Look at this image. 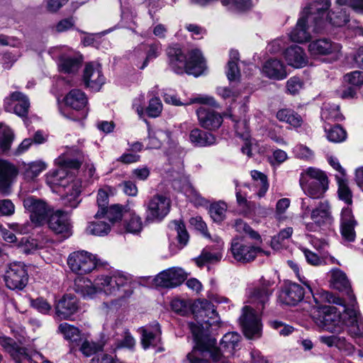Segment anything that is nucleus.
<instances>
[{
  "mask_svg": "<svg viewBox=\"0 0 363 363\" xmlns=\"http://www.w3.org/2000/svg\"><path fill=\"white\" fill-rule=\"evenodd\" d=\"M313 296L321 309L319 316L315 318L318 328L333 334H340L347 327V333L352 337H363V317L354 295H350V301H346L329 291L320 290L313 294Z\"/></svg>",
  "mask_w": 363,
  "mask_h": 363,
  "instance_id": "nucleus-1",
  "label": "nucleus"
},
{
  "mask_svg": "<svg viewBox=\"0 0 363 363\" xmlns=\"http://www.w3.org/2000/svg\"><path fill=\"white\" fill-rule=\"evenodd\" d=\"M130 282L129 275L116 272L111 275L99 276L94 283L84 277H78L74 281V290L85 299L94 298L97 294L103 292L121 300L130 297L133 294Z\"/></svg>",
  "mask_w": 363,
  "mask_h": 363,
  "instance_id": "nucleus-2",
  "label": "nucleus"
},
{
  "mask_svg": "<svg viewBox=\"0 0 363 363\" xmlns=\"http://www.w3.org/2000/svg\"><path fill=\"white\" fill-rule=\"evenodd\" d=\"M270 281H264L262 286L255 288L250 294L248 302L255 306V308L245 306L240 318L243 333L249 339L258 338L262 334V323L259 313L268 303L272 290Z\"/></svg>",
  "mask_w": 363,
  "mask_h": 363,
  "instance_id": "nucleus-3",
  "label": "nucleus"
},
{
  "mask_svg": "<svg viewBox=\"0 0 363 363\" xmlns=\"http://www.w3.org/2000/svg\"><path fill=\"white\" fill-rule=\"evenodd\" d=\"M328 0L313 1L305 8L301 16L298 18L295 28L289 34L292 41L305 43L311 38V31L318 33L324 30L323 20L318 21L320 15L328 6Z\"/></svg>",
  "mask_w": 363,
  "mask_h": 363,
  "instance_id": "nucleus-4",
  "label": "nucleus"
},
{
  "mask_svg": "<svg viewBox=\"0 0 363 363\" xmlns=\"http://www.w3.org/2000/svg\"><path fill=\"white\" fill-rule=\"evenodd\" d=\"M190 330L196 345L186 356L189 363H229L225 357L219 352L215 338L201 337V329L194 324L190 325Z\"/></svg>",
  "mask_w": 363,
  "mask_h": 363,
  "instance_id": "nucleus-5",
  "label": "nucleus"
},
{
  "mask_svg": "<svg viewBox=\"0 0 363 363\" xmlns=\"http://www.w3.org/2000/svg\"><path fill=\"white\" fill-rule=\"evenodd\" d=\"M167 56L171 69L177 74L186 72L197 77L205 69V61L197 49L192 50L187 59L179 47L171 46L167 49Z\"/></svg>",
  "mask_w": 363,
  "mask_h": 363,
  "instance_id": "nucleus-6",
  "label": "nucleus"
},
{
  "mask_svg": "<svg viewBox=\"0 0 363 363\" xmlns=\"http://www.w3.org/2000/svg\"><path fill=\"white\" fill-rule=\"evenodd\" d=\"M311 199H303L301 201V218L303 220L310 218L311 222H306L305 226L308 231L317 232L323 226L331 224L333 216L330 206L327 201H320L315 208H311Z\"/></svg>",
  "mask_w": 363,
  "mask_h": 363,
  "instance_id": "nucleus-7",
  "label": "nucleus"
},
{
  "mask_svg": "<svg viewBox=\"0 0 363 363\" xmlns=\"http://www.w3.org/2000/svg\"><path fill=\"white\" fill-rule=\"evenodd\" d=\"M55 164L59 168L49 174L48 177V182L55 185L65 187L66 194L74 193L75 191L72 189V186L79 183L81 193L82 182L79 179H70L67 172L68 169H79L81 163L77 160L60 156L55 160Z\"/></svg>",
  "mask_w": 363,
  "mask_h": 363,
  "instance_id": "nucleus-8",
  "label": "nucleus"
},
{
  "mask_svg": "<svg viewBox=\"0 0 363 363\" xmlns=\"http://www.w3.org/2000/svg\"><path fill=\"white\" fill-rule=\"evenodd\" d=\"M299 182L305 194L311 199L322 197L328 188L326 174L313 167H309L301 174Z\"/></svg>",
  "mask_w": 363,
  "mask_h": 363,
  "instance_id": "nucleus-9",
  "label": "nucleus"
},
{
  "mask_svg": "<svg viewBox=\"0 0 363 363\" xmlns=\"http://www.w3.org/2000/svg\"><path fill=\"white\" fill-rule=\"evenodd\" d=\"M193 313L196 323H189V328H190L191 324H194L201 329V337H209L206 335V330L210 326L218 324L220 320L213 303L206 299L198 300L194 304Z\"/></svg>",
  "mask_w": 363,
  "mask_h": 363,
  "instance_id": "nucleus-10",
  "label": "nucleus"
},
{
  "mask_svg": "<svg viewBox=\"0 0 363 363\" xmlns=\"http://www.w3.org/2000/svg\"><path fill=\"white\" fill-rule=\"evenodd\" d=\"M147 222L162 220L169 212L170 200L162 194H156L151 196L146 205Z\"/></svg>",
  "mask_w": 363,
  "mask_h": 363,
  "instance_id": "nucleus-11",
  "label": "nucleus"
},
{
  "mask_svg": "<svg viewBox=\"0 0 363 363\" xmlns=\"http://www.w3.org/2000/svg\"><path fill=\"white\" fill-rule=\"evenodd\" d=\"M0 345L16 363H23L26 361L37 363L34 358L40 357L38 352H31L26 347H19L12 338L3 334H0Z\"/></svg>",
  "mask_w": 363,
  "mask_h": 363,
  "instance_id": "nucleus-12",
  "label": "nucleus"
},
{
  "mask_svg": "<svg viewBox=\"0 0 363 363\" xmlns=\"http://www.w3.org/2000/svg\"><path fill=\"white\" fill-rule=\"evenodd\" d=\"M67 264L72 272L79 274L91 272L98 264L94 255L86 251H77L71 253Z\"/></svg>",
  "mask_w": 363,
  "mask_h": 363,
  "instance_id": "nucleus-13",
  "label": "nucleus"
},
{
  "mask_svg": "<svg viewBox=\"0 0 363 363\" xmlns=\"http://www.w3.org/2000/svg\"><path fill=\"white\" fill-rule=\"evenodd\" d=\"M24 208L30 213L33 223L43 225L51 212L50 207L43 200L34 196H28L23 201Z\"/></svg>",
  "mask_w": 363,
  "mask_h": 363,
  "instance_id": "nucleus-14",
  "label": "nucleus"
},
{
  "mask_svg": "<svg viewBox=\"0 0 363 363\" xmlns=\"http://www.w3.org/2000/svg\"><path fill=\"white\" fill-rule=\"evenodd\" d=\"M28 276L26 266L21 262L11 263L4 275L6 285L10 289H23L27 284Z\"/></svg>",
  "mask_w": 363,
  "mask_h": 363,
  "instance_id": "nucleus-15",
  "label": "nucleus"
},
{
  "mask_svg": "<svg viewBox=\"0 0 363 363\" xmlns=\"http://www.w3.org/2000/svg\"><path fill=\"white\" fill-rule=\"evenodd\" d=\"M187 277L182 268L171 267L159 273L154 281L157 286L162 288H175L179 286Z\"/></svg>",
  "mask_w": 363,
  "mask_h": 363,
  "instance_id": "nucleus-16",
  "label": "nucleus"
},
{
  "mask_svg": "<svg viewBox=\"0 0 363 363\" xmlns=\"http://www.w3.org/2000/svg\"><path fill=\"white\" fill-rule=\"evenodd\" d=\"M49 228L62 238H67L72 235V225L67 213L61 210L50 212L46 221Z\"/></svg>",
  "mask_w": 363,
  "mask_h": 363,
  "instance_id": "nucleus-17",
  "label": "nucleus"
},
{
  "mask_svg": "<svg viewBox=\"0 0 363 363\" xmlns=\"http://www.w3.org/2000/svg\"><path fill=\"white\" fill-rule=\"evenodd\" d=\"M231 252L237 261L242 262L252 261L258 254H264L267 256L269 255L268 252H265L258 247L245 244L238 240L233 241Z\"/></svg>",
  "mask_w": 363,
  "mask_h": 363,
  "instance_id": "nucleus-18",
  "label": "nucleus"
},
{
  "mask_svg": "<svg viewBox=\"0 0 363 363\" xmlns=\"http://www.w3.org/2000/svg\"><path fill=\"white\" fill-rule=\"evenodd\" d=\"M172 186L174 189L183 191L196 205L203 206L206 203V200L194 189L189 182V177L184 174L173 179Z\"/></svg>",
  "mask_w": 363,
  "mask_h": 363,
  "instance_id": "nucleus-19",
  "label": "nucleus"
},
{
  "mask_svg": "<svg viewBox=\"0 0 363 363\" xmlns=\"http://www.w3.org/2000/svg\"><path fill=\"white\" fill-rule=\"evenodd\" d=\"M83 81L86 87L99 91L105 82L101 66L92 62L88 63L84 68Z\"/></svg>",
  "mask_w": 363,
  "mask_h": 363,
  "instance_id": "nucleus-20",
  "label": "nucleus"
},
{
  "mask_svg": "<svg viewBox=\"0 0 363 363\" xmlns=\"http://www.w3.org/2000/svg\"><path fill=\"white\" fill-rule=\"evenodd\" d=\"M357 224L352 210L349 208H343L341 213L340 233L344 242L354 241L356 238L354 227Z\"/></svg>",
  "mask_w": 363,
  "mask_h": 363,
  "instance_id": "nucleus-21",
  "label": "nucleus"
},
{
  "mask_svg": "<svg viewBox=\"0 0 363 363\" xmlns=\"http://www.w3.org/2000/svg\"><path fill=\"white\" fill-rule=\"evenodd\" d=\"M304 290L298 284L291 283L283 287L279 294V301L289 306H295L304 297Z\"/></svg>",
  "mask_w": 363,
  "mask_h": 363,
  "instance_id": "nucleus-22",
  "label": "nucleus"
},
{
  "mask_svg": "<svg viewBox=\"0 0 363 363\" xmlns=\"http://www.w3.org/2000/svg\"><path fill=\"white\" fill-rule=\"evenodd\" d=\"M196 113L200 125L206 129L216 130L222 124V116L214 110L200 107Z\"/></svg>",
  "mask_w": 363,
  "mask_h": 363,
  "instance_id": "nucleus-23",
  "label": "nucleus"
},
{
  "mask_svg": "<svg viewBox=\"0 0 363 363\" xmlns=\"http://www.w3.org/2000/svg\"><path fill=\"white\" fill-rule=\"evenodd\" d=\"M78 310L77 298L70 295H65L55 306L56 315L60 320H66L71 318Z\"/></svg>",
  "mask_w": 363,
  "mask_h": 363,
  "instance_id": "nucleus-24",
  "label": "nucleus"
},
{
  "mask_svg": "<svg viewBox=\"0 0 363 363\" xmlns=\"http://www.w3.org/2000/svg\"><path fill=\"white\" fill-rule=\"evenodd\" d=\"M287 64L294 68H301L308 63V57L303 49L296 45H291L284 52Z\"/></svg>",
  "mask_w": 363,
  "mask_h": 363,
  "instance_id": "nucleus-25",
  "label": "nucleus"
},
{
  "mask_svg": "<svg viewBox=\"0 0 363 363\" xmlns=\"http://www.w3.org/2000/svg\"><path fill=\"white\" fill-rule=\"evenodd\" d=\"M241 336L238 333H228L225 334L220 342V347H218L219 352L228 357L234 355L235 351L240 349Z\"/></svg>",
  "mask_w": 363,
  "mask_h": 363,
  "instance_id": "nucleus-26",
  "label": "nucleus"
},
{
  "mask_svg": "<svg viewBox=\"0 0 363 363\" xmlns=\"http://www.w3.org/2000/svg\"><path fill=\"white\" fill-rule=\"evenodd\" d=\"M6 103L13 106V111L16 115L21 117L27 116L30 108V101L27 96L22 92H12L6 99Z\"/></svg>",
  "mask_w": 363,
  "mask_h": 363,
  "instance_id": "nucleus-27",
  "label": "nucleus"
},
{
  "mask_svg": "<svg viewBox=\"0 0 363 363\" xmlns=\"http://www.w3.org/2000/svg\"><path fill=\"white\" fill-rule=\"evenodd\" d=\"M341 46L323 38L312 41L308 45V51L312 55H326L340 51Z\"/></svg>",
  "mask_w": 363,
  "mask_h": 363,
  "instance_id": "nucleus-28",
  "label": "nucleus"
},
{
  "mask_svg": "<svg viewBox=\"0 0 363 363\" xmlns=\"http://www.w3.org/2000/svg\"><path fill=\"white\" fill-rule=\"evenodd\" d=\"M263 73L269 78L281 80L286 77L285 66L281 60L269 59L263 65Z\"/></svg>",
  "mask_w": 363,
  "mask_h": 363,
  "instance_id": "nucleus-29",
  "label": "nucleus"
},
{
  "mask_svg": "<svg viewBox=\"0 0 363 363\" xmlns=\"http://www.w3.org/2000/svg\"><path fill=\"white\" fill-rule=\"evenodd\" d=\"M17 174L13 165L5 160H0V190L8 194L11 181Z\"/></svg>",
  "mask_w": 363,
  "mask_h": 363,
  "instance_id": "nucleus-30",
  "label": "nucleus"
},
{
  "mask_svg": "<svg viewBox=\"0 0 363 363\" xmlns=\"http://www.w3.org/2000/svg\"><path fill=\"white\" fill-rule=\"evenodd\" d=\"M148 147L159 148L162 145V142L167 143L172 147H177V143L172 138V134L167 130H157L152 132L149 130L148 134Z\"/></svg>",
  "mask_w": 363,
  "mask_h": 363,
  "instance_id": "nucleus-31",
  "label": "nucleus"
},
{
  "mask_svg": "<svg viewBox=\"0 0 363 363\" xmlns=\"http://www.w3.org/2000/svg\"><path fill=\"white\" fill-rule=\"evenodd\" d=\"M330 283L333 288L340 291H343L347 295V300L350 301V295H354L349 280L346 274L340 269H334L331 272Z\"/></svg>",
  "mask_w": 363,
  "mask_h": 363,
  "instance_id": "nucleus-32",
  "label": "nucleus"
},
{
  "mask_svg": "<svg viewBox=\"0 0 363 363\" xmlns=\"http://www.w3.org/2000/svg\"><path fill=\"white\" fill-rule=\"evenodd\" d=\"M164 101L167 104H172L174 106H188L192 104H208L212 106H217V104L213 97L210 96H199L191 99L189 101L182 102L180 101L175 95L165 93L164 96Z\"/></svg>",
  "mask_w": 363,
  "mask_h": 363,
  "instance_id": "nucleus-33",
  "label": "nucleus"
},
{
  "mask_svg": "<svg viewBox=\"0 0 363 363\" xmlns=\"http://www.w3.org/2000/svg\"><path fill=\"white\" fill-rule=\"evenodd\" d=\"M189 140L192 144L198 147L210 146L216 143V138L213 134L199 128H194L191 131Z\"/></svg>",
  "mask_w": 363,
  "mask_h": 363,
  "instance_id": "nucleus-34",
  "label": "nucleus"
},
{
  "mask_svg": "<svg viewBox=\"0 0 363 363\" xmlns=\"http://www.w3.org/2000/svg\"><path fill=\"white\" fill-rule=\"evenodd\" d=\"M65 102L67 106L79 111L86 106L88 100L85 94L81 90L72 89L65 97Z\"/></svg>",
  "mask_w": 363,
  "mask_h": 363,
  "instance_id": "nucleus-35",
  "label": "nucleus"
},
{
  "mask_svg": "<svg viewBox=\"0 0 363 363\" xmlns=\"http://www.w3.org/2000/svg\"><path fill=\"white\" fill-rule=\"evenodd\" d=\"M82 65L79 57L62 55L58 60V67L60 72L66 74L76 73Z\"/></svg>",
  "mask_w": 363,
  "mask_h": 363,
  "instance_id": "nucleus-36",
  "label": "nucleus"
},
{
  "mask_svg": "<svg viewBox=\"0 0 363 363\" xmlns=\"http://www.w3.org/2000/svg\"><path fill=\"white\" fill-rule=\"evenodd\" d=\"M160 330L157 323H155L152 328H142V345L144 349L150 346H155L160 341Z\"/></svg>",
  "mask_w": 363,
  "mask_h": 363,
  "instance_id": "nucleus-37",
  "label": "nucleus"
},
{
  "mask_svg": "<svg viewBox=\"0 0 363 363\" xmlns=\"http://www.w3.org/2000/svg\"><path fill=\"white\" fill-rule=\"evenodd\" d=\"M143 50L146 51V57L141 65L137 64V66L140 69H145L148 62L155 58H157L161 53V45L160 43H153L148 45H142L140 48H138L135 51V54L140 55Z\"/></svg>",
  "mask_w": 363,
  "mask_h": 363,
  "instance_id": "nucleus-38",
  "label": "nucleus"
},
{
  "mask_svg": "<svg viewBox=\"0 0 363 363\" xmlns=\"http://www.w3.org/2000/svg\"><path fill=\"white\" fill-rule=\"evenodd\" d=\"M72 189L75 191L74 193L66 194L62 197V201L64 206L70 208L71 209L76 208L80 203L82 199H80V185L76 183L72 186Z\"/></svg>",
  "mask_w": 363,
  "mask_h": 363,
  "instance_id": "nucleus-39",
  "label": "nucleus"
},
{
  "mask_svg": "<svg viewBox=\"0 0 363 363\" xmlns=\"http://www.w3.org/2000/svg\"><path fill=\"white\" fill-rule=\"evenodd\" d=\"M251 176L255 182V186L258 189L257 196L262 197L265 195L269 188L267 177L260 172L253 170L251 172Z\"/></svg>",
  "mask_w": 363,
  "mask_h": 363,
  "instance_id": "nucleus-40",
  "label": "nucleus"
},
{
  "mask_svg": "<svg viewBox=\"0 0 363 363\" xmlns=\"http://www.w3.org/2000/svg\"><path fill=\"white\" fill-rule=\"evenodd\" d=\"M221 257L222 255L220 252H212L209 249L205 248L195 261L199 267H202L206 264H211L220 261Z\"/></svg>",
  "mask_w": 363,
  "mask_h": 363,
  "instance_id": "nucleus-41",
  "label": "nucleus"
},
{
  "mask_svg": "<svg viewBox=\"0 0 363 363\" xmlns=\"http://www.w3.org/2000/svg\"><path fill=\"white\" fill-rule=\"evenodd\" d=\"M14 135L12 130L6 125L0 124V150H9Z\"/></svg>",
  "mask_w": 363,
  "mask_h": 363,
  "instance_id": "nucleus-42",
  "label": "nucleus"
},
{
  "mask_svg": "<svg viewBox=\"0 0 363 363\" xmlns=\"http://www.w3.org/2000/svg\"><path fill=\"white\" fill-rule=\"evenodd\" d=\"M111 192L110 187L106 186L100 189L97 194L96 202L99 208V211L96 214V217L99 218L104 216L105 209L108 207V196Z\"/></svg>",
  "mask_w": 363,
  "mask_h": 363,
  "instance_id": "nucleus-43",
  "label": "nucleus"
},
{
  "mask_svg": "<svg viewBox=\"0 0 363 363\" xmlns=\"http://www.w3.org/2000/svg\"><path fill=\"white\" fill-rule=\"evenodd\" d=\"M227 206L224 202L219 201L211 205L209 214L214 222L220 223L225 216Z\"/></svg>",
  "mask_w": 363,
  "mask_h": 363,
  "instance_id": "nucleus-44",
  "label": "nucleus"
},
{
  "mask_svg": "<svg viewBox=\"0 0 363 363\" xmlns=\"http://www.w3.org/2000/svg\"><path fill=\"white\" fill-rule=\"evenodd\" d=\"M58 330L63 335L66 340L71 342H76L79 338V330L67 323H61L58 327Z\"/></svg>",
  "mask_w": 363,
  "mask_h": 363,
  "instance_id": "nucleus-45",
  "label": "nucleus"
},
{
  "mask_svg": "<svg viewBox=\"0 0 363 363\" xmlns=\"http://www.w3.org/2000/svg\"><path fill=\"white\" fill-rule=\"evenodd\" d=\"M111 230L110 225L105 221H96L90 223L86 232L89 234L98 236H104L108 233Z\"/></svg>",
  "mask_w": 363,
  "mask_h": 363,
  "instance_id": "nucleus-46",
  "label": "nucleus"
},
{
  "mask_svg": "<svg viewBox=\"0 0 363 363\" xmlns=\"http://www.w3.org/2000/svg\"><path fill=\"white\" fill-rule=\"evenodd\" d=\"M326 136L328 140L333 143H340L346 138V131L340 125H335L328 128L325 127Z\"/></svg>",
  "mask_w": 363,
  "mask_h": 363,
  "instance_id": "nucleus-47",
  "label": "nucleus"
},
{
  "mask_svg": "<svg viewBox=\"0 0 363 363\" xmlns=\"http://www.w3.org/2000/svg\"><path fill=\"white\" fill-rule=\"evenodd\" d=\"M338 184V196L340 199L344 201L347 204L350 205L352 203V191L348 187L347 181L340 177H336Z\"/></svg>",
  "mask_w": 363,
  "mask_h": 363,
  "instance_id": "nucleus-48",
  "label": "nucleus"
},
{
  "mask_svg": "<svg viewBox=\"0 0 363 363\" xmlns=\"http://www.w3.org/2000/svg\"><path fill=\"white\" fill-rule=\"evenodd\" d=\"M222 4L234 11H246L253 6L252 0H221Z\"/></svg>",
  "mask_w": 363,
  "mask_h": 363,
  "instance_id": "nucleus-49",
  "label": "nucleus"
},
{
  "mask_svg": "<svg viewBox=\"0 0 363 363\" xmlns=\"http://www.w3.org/2000/svg\"><path fill=\"white\" fill-rule=\"evenodd\" d=\"M125 228L127 233L137 234L143 228L141 218L135 213H130V218L125 221Z\"/></svg>",
  "mask_w": 363,
  "mask_h": 363,
  "instance_id": "nucleus-50",
  "label": "nucleus"
},
{
  "mask_svg": "<svg viewBox=\"0 0 363 363\" xmlns=\"http://www.w3.org/2000/svg\"><path fill=\"white\" fill-rule=\"evenodd\" d=\"M47 168V164L43 161H35L26 167L25 176L28 179H33Z\"/></svg>",
  "mask_w": 363,
  "mask_h": 363,
  "instance_id": "nucleus-51",
  "label": "nucleus"
},
{
  "mask_svg": "<svg viewBox=\"0 0 363 363\" xmlns=\"http://www.w3.org/2000/svg\"><path fill=\"white\" fill-rule=\"evenodd\" d=\"M322 117L326 120L342 121L343 116L340 111V108L337 105L325 106L322 111Z\"/></svg>",
  "mask_w": 363,
  "mask_h": 363,
  "instance_id": "nucleus-52",
  "label": "nucleus"
},
{
  "mask_svg": "<svg viewBox=\"0 0 363 363\" xmlns=\"http://www.w3.org/2000/svg\"><path fill=\"white\" fill-rule=\"evenodd\" d=\"M169 226L177 232L179 242L182 246L186 245L189 240V235L184 223L178 220H174Z\"/></svg>",
  "mask_w": 363,
  "mask_h": 363,
  "instance_id": "nucleus-53",
  "label": "nucleus"
},
{
  "mask_svg": "<svg viewBox=\"0 0 363 363\" xmlns=\"http://www.w3.org/2000/svg\"><path fill=\"white\" fill-rule=\"evenodd\" d=\"M104 215L108 220L113 223L118 220H121L123 216V208L121 206L115 204L107 207L105 209Z\"/></svg>",
  "mask_w": 363,
  "mask_h": 363,
  "instance_id": "nucleus-54",
  "label": "nucleus"
},
{
  "mask_svg": "<svg viewBox=\"0 0 363 363\" xmlns=\"http://www.w3.org/2000/svg\"><path fill=\"white\" fill-rule=\"evenodd\" d=\"M344 80L357 89H359L363 86V72L354 71L347 73L344 76Z\"/></svg>",
  "mask_w": 363,
  "mask_h": 363,
  "instance_id": "nucleus-55",
  "label": "nucleus"
},
{
  "mask_svg": "<svg viewBox=\"0 0 363 363\" xmlns=\"http://www.w3.org/2000/svg\"><path fill=\"white\" fill-rule=\"evenodd\" d=\"M162 111V104L160 99L157 97L152 98L147 107L145 109V112L149 117L156 118L158 117Z\"/></svg>",
  "mask_w": 363,
  "mask_h": 363,
  "instance_id": "nucleus-56",
  "label": "nucleus"
},
{
  "mask_svg": "<svg viewBox=\"0 0 363 363\" xmlns=\"http://www.w3.org/2000/svg\"><path fill=\"white\" fill-rule=\"evenodd\" d=\"M293 233V228L291 227L281 230L277 235H274L271 241V246L274 250L281 247V243L286 239L289 238Z\"/></svg>",
  "mask_w": 363,
  "mask_h": 363,
  "instance_id": "nucleus-57",
  "label": "nucleus"
},
{
  "mask_svg": "<svg viewBox=\"0 0 363 363\" xmlns=\"http://www.w3.org/2000/svg\"><path fill=\"white\" fill-rule=\"evenodd\" d=\"M234 227L236 231L240 233H245L250 235V237L254 240H259L260 235L254 230H252L250 226H249L243 220L239 219L236 220L234 224Z\"/></svg>",
  "mask_w": 363,
  "mask_h": 363,
  "instance_id": "nucleus-58",
  "label": "nucleus"
},
{
  "mask_svg": "<svg viewBox=\"0 0 363 363\" xmlns=\"http://www.w3.org/2000/svg\"><path fill=\"white\" fill-rule=\"evenodd\" d=\"M135 345V340L128 330H125L121 339L117 340V348L132 349Z\"/></svg>",
  "mask_w": 363,
  "mask_h": 363,
  "instance_id": "nucleus-59",
  "label": "nucleus"
},
{
  "mask_svg": "<svg viewBox=\"0 0 363 363\" xmlns=\"http://www.w3.org/2000/svg\"><path fill=\"white\" fill-rule=\"evenodd\" d=\"M226 74L229 81H236L240 78V73L238 63L233 60H229L227 65Z\"/></svg>",
  "mask_w": 363,
  "mask_h": 363,
  "instance_id": "nucleus-60",
  "label": "nucleus"
},
{
  "mask_svg": "<svg viewBox=\"0 0 363 363\" xmlns=\"http://www.w3.org/2000/svg\"><path fill=\"white\" fill-rule=\"evenodd\" d=\"M294 152L297 157L303 160H308L312 159L313 157V151L308 147L303 145H296L294 147Z\"/></svg>",
  "mask_w": 363,
  "mask_h": 363,
  "instance_id": "nucleus-61",
  "label": "nucleus"
},
{
  "mask_svg": "<svg viewBox=\"0 0 363 363\" xmlns=\"http://www.w3.org/2000/svg\"><path fill=\"white\" fill-rule=\"evenodd\" d=\"M286 88L290 94H296L303 88V82L298 77H291L286 82Z\"/></svg>",
  "mask_w": 363,
  "mask_h": 363,
  "instance_id": "nucleus-62",
  "label": "nucleus"
},
{
  "mask_svg": "<svg viewBox=\"0 0 363 363\" xmlns=\"http://www.w3.org/2000/svg\"><path fill=\"white\" fill-rule=\"evenodd\" d=\"M100 349V347L96 344L94 342H90L88 340H84L79 350L86 357H89L94 353H96Z\"/></svg>",
  "mask_w": 363,
  "mask_h": 363,
  "instance_id": "nucleus-63",
  "label": "nucleus"
},
{
  "mask_svg": "<svg viewBox=\"0 0 363 363\" xmlns=\"http://www.w3.org/2000/svg\"><path fill=\"white\" fill-rule=\"evenodd\" d=\"M171 308L175 313L184 315L188 311L186 302L179 298H174L171 301Z\"/></svg>",
  "mask_w": 363,
  "mask_h": 363,
  "instance_id": "nucleus-64",
  "label": "nucleus"
}]
</instances>
